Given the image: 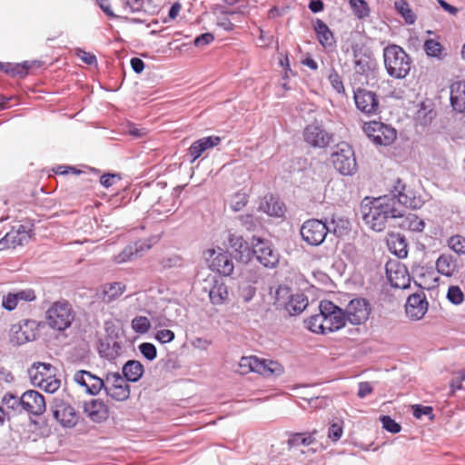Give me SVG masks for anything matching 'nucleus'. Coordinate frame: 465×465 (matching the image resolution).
Masks as SVG:
<instances>
[{
  "label": "nucleus",
  "mask_w": 465,
  "mask_h": 465,
  "mask_svg": "<svg viewBox=\"0 0 465 465\" xmlns=\"http://www.w3.org/2000/svg\"><path fill=\"white\" fill-rule=\"evenodd\" d=\"M132 328L136 333L144 334L151 328V322L145 316H136L132 321Z\"/></svg>",
  "instance_id": "nucleus-41"
},
{
  "label": "nucleus",
  "mask_w": 465,
  "mask_h": 465,
  "mask_svg": "<svg viewBox=\"0 0 465 465\" xmlns=\"http://www.w3.org/2000/svg\"><path fill=\"white\" fill-rule=\"evenodd\" d=\"M222 139L220 136L212 135L201 138L193 142L188 149V154L191 162L193 163L207 150L212 149L220 144Z\"/></svg>",
  "instance_id": "nucleus-20"
},
{
  "label": "nucleus",
  "mask_w": 465,
  "mask_h": 465,
  "mask_svg": "<svg viewBox=\"0 0 465 465\" xmlns=\"http://www.w3.org/2000/svg\"><path fill=\"white\" fill-rule=\"evenodd\" d=\"M2 402L7 409L12 411H16L20 406H22L21 397L19 398L17 395L10 392L4 395Z\"/></svg>",
  "instance_id": "nucleus-46"
},
{
  "label": "nucleus",
  "mask_w": 465,
  "mask_h": 465,
  "mask_svg": "<svg viewBox=\"0 0 465 465\" xmlns=\"http://www.w3.org/2000/svg\"><path fill=\"white\" fill-rule=\"evenodd\" d=\"M387 277L391 284L395 288H406L408 286L409 275L404 267L398 265L395 271H392L391 264L386 267Z\"/></svg>",
  "instance_id": "nucleus-28"
},
{
  "label": "nucleus",
  "mask_w": 465,
  "mask_h": 465,
  "mask_svg": "<svg viewBox=\"0 0 465 465\" xmlns=\"http://www.w3.org/2000/svg\"><path fill=\"white\" fill-rule=\"evenodd\" d=\"M175 335L174 332L168 329H163L156 332L155 339L161 343H167L173 341Z\"/></svg>",
  "instance_id": "nucleus-55"
},
{
  "label": "nucleus",
  "mask_w": 465,
  "mask_h": 465,
  "mask_svg": "<svg viewBox=\"0 0 465 465\" xmlns=\"http://www.w3.org/2000/svg\"><path fill=\"white\" fill-rule=\"evenodd\" d=\"M328 232L329 229L325 223L318 219H310L304 222L301 227L302 240L312 246L322 244Z\"/></svg>",
  "instance_id": "nucleus-9"
},
{
  "label": "nucleus",
  "mask_w": 465,
  "mask_h": 465,
  "mask_svg": "<svg viewBox=\"0 0 465 465\" xmlns=\"http://www.w3.org/2000/svg\"><path fill=\"white\" fill-rule=\"evenodd\" d=\"M345 320L352 325H361L367 322L371 312L370 302L363 298L351 300L343 311Z\"/></svg>",
  "instance_id": "nucleus-11"
},
{
  "label": "nucleus",
  "mask_w": 465,
  "mask_h": 465,
  "mask_svg": "<svg viewBox=\"0 0 465 465\" xmlns=\"http://www.w3.org/2000/svg\"><path fill=\"white\" fill-rule=\"evenodd\" d=\"M139 350L141 353L149 361H152L156 357L157 351L153 343L143 342L139 345Z\"/></svg>",
  "instance_id": "nucleus-51"
},
{
  "label": "nucleus",
  "mask_w": 465,
  "mask_h": 465,
  "mask_svg": "<svg viewBox=\"0 0 465 465\" xmlns=\"http://www.w3.org/2000/svg\"><path fill=\"white\" fill-rule=\"evenodd\" d=\"M319 310L325 316V329L327 332L338 331L345 326L346 320L342 309L333 302L324 300L319 305Z\"/></svg>",
  "instance_id": "nucleus-10"
},
{
  "label": "nucleus",
  "mask_w": 465,
  "mask_h": 465,
  "mask_svg": "<svg viewBox=\"0 0 465 465\" xmlns=\"http://www.w3.org/2000/svg\"><path fill=\"white\" fill-rule=\"evenodd\" d=\"M309 8L313 13L321 12L323 9V3L321 0H312L309 5Z\"/></svg>",
  "instance_id": "nucleus-64"
},
{
  "label": "nucleus",
  "mask_w": 465,
  "mask_h": 465,
  "mask_svg": "<svg viewBox=\"0 0 465 465\" xmlns=\"http://www.w3.org/2000/svg\"><path fill=\"white\" fill-rule=\"evenodd\" d=\"M436 269L439 273L451 276L456 271V261L451 254L442 253L436 261Z\"/></svg>",
  "instance_id": "nucleus-32"
},
{
  "label": "nucleus",
  "mask_w": 465,
  "mask_h": 465,
  "mask_svg": "<svg viewBox=\"0 0 465 465\" xmlns=\"http://www.w3.org/2000/svg\"><path fill=\"white\" fill-rule=\"evenodd\" d=\"M383 59L386 71L391 77L404 78L411 70V58L399 45H391L385 47Z\"/></svg>",
  "instance_id": "nucleus-2"
},
{
  "label": "nucleus",
  "mask_w": 465,
  "mask_h": 465,
  "mask_svg": "<svg viewBox=\"0 0 465 465\" xmlns=\"http://www.w3.org/2000/svg\"><path fill=\"white\" fill-rule=\"evenodd\" d=\"M22 407L29 413L39 416L45 411L44 397L36 391L29 390L21 396Z\"/></svg>",
  "instance_id": "nucleus-16"
},
{
  "label": "nucleus",
  "mask_w": 465,
  "mask_h": 465,
  "mask_svg": "<svg viewBox=\"0 0 465 465\" xmlns=\"http://www.w3.org/2000/svg\"><path fill=\"white\" fill-rule=\"evenodd\" d=\"M324 319L325 316H323V313L320 311L318 314L312 315L306 319L304 322L311 331L324 334L327 332Z\"/></svg>",
  "instance_id": "nucleus-35"
},
{
  "label": "nucleus",
  "mask_w": 465,
  "mask_h": 465,
  "mask_svg": "<svg viewBox=\"0 0 465 465\" xmlns=\"http://www.w3.org/2000/svg\"><path fill=\"white\" fill-rule=\"evenodd\" d=\"M314 30L320 44L323 47H331L335 44V39L329 26L321 19L314 24Z\"/></svg>",
  "instance_id": "nucleus-29"
},
{
  "label": "nucleus",
  "mask_w": 465,
  "mask_h": 465,
  "mask_svg": "<svg viewBox=\"0 0 465 465\" xmlns=\"http://www.w3.org/2000/svg\"><path fill=\"white\" fill-rule=\"evenodd\" d=\"M406 199L402 200V214L398 216V225L403 230H408L413 232H421L425 228V223L422 219L411 213H405Z\"/></svg>",
  "instance_id": "nucleus-22"
},
{
  "label": "nucleus",
  "mask_w": 465,
  "mask_h": 465,
  "mask_svg": "<svg viewBox=\"0 0 465 465\" xmlns=\"http://www.w3.org/2000/svg\"><path fill=\"white\" fill-rule=\"evenodd\" d=\"M99 6L101 9L110 17H116V14L114 12V9L117 8V4L119 1L116 0H97Z\"/></svg>",
  "instance_id": "nucleus-49"
},
{
  "label": "nucleus",
  "mask_w": 465,
  "mask_h": 465,
  "mask_svg": "<svg viewBox=\"0 0 465 465\" xmlns=\"http://www.w3.org/2000/svg\"><path fill=\"white\" fill-rule=\"evenodd\" d=\"M353 98L357 109L362 114L371 116L379 113L380 103L374 92L364 88H358L354 92Z\"/></svg>",
  "instance_id": "nucleus-12"
},
{
  "label": "nucleus",
  "mask_w": 465,
  "mask_h": 465,
  "mask_svg": "<svg viewBox=\"0 0 465 465\" xmlns=\"http://www.w3.org/2000/svg\"><path fill=\"white\" fill-rule=\"evenodd\" d=\"M343 433V426L342 422H334L332 423L328 430V437L332 441H338Z\"/></svg>",
  "instance_id": "nucleus-52"
},
{
  "label": "nucleus",
  "mask_w": 465,
  "mask_h": 465,
  "mask_svg": "<svg viewBox=\"0 0 465 465\" xmlns=\"http://www.w3.org/2000/svg\"><path fill=\"white\" fill-rule=\"evenodd\" d=\"M40 322L25 319L13 324L9 331L10 341L15 345H22L35 341L39 334Z\"/></svg>",
  "instance_id": "nucleus-5"
},
{
  "label": "nucleus",
  "mask_w": 465,
  "mask_h": 465,
  "mask_svg": "<svg viewBox=\"0 0 465 465\" xmlns=\"http://www.w3.org/2000/svg\"><path fill=\"white\" fill-rule=\"evenodd\" d=\"M137 381L138 380H105V391L107 395L116 401H124L130 395L127 381Z\"/></svg>",
  "instance_id": "nucleus-21"
},
{
  "label": "nucleus",
  "mask_w": 465,
  "mask_h": 465,
  "mask_svg": "<svg viewBox=\"0 0 465 465\" xmlns=\"http://www.w3.org/2000/svg\"><path fill=\"white\" fill-rule=\"evenodd\" d=\"M252 244V254L253 253L264 267L273 268L278 264L279 255L268 242L253 237Z\"/></svg>",
  "instance_id": "nucleus-13"
},
{
  "label": "nucleus",
  "mask_w": 465,
  "mask_h": 465,
  "mask_svg": "<svg viewBox=\"0 0 465 465\" xmlns=\"http://www.w3.org/2000/svg\"><path fill=\"white\" fill-rule=\"evenodd\" d=\"M424 49L428 55L439 56L441 54L442 46L438 41L429 39L424 44Z\"/></svg>",
  "instance_id": "nucleus-48"
},
{
  "label": "nucleus",
  "mask_w": 465,
  "mask_h": 465,
  "mask_svg": "<svg viewBox=\"0 0 465 465\" xmlns=\"http://www.w3.org/2000/svg\"><path fill=\"white\" fill-rule=\"evenodd\" d=\"M37 382H34L38 388L47 393L55 392L61 386V380H36Z\"/></svg>",
  "instance_id": "nucleus-42"
},
{
  "label": "nucleus",
  "mask_w": 465,
  "mask_h": 465,
  "mask_svg": "<svg viewBox=\"0 0 465 465\" xmlns=\"http://www.w3.org/2000/svg\"><path fill=\"white\" fill-rule=\"evenodd\" d=\"M124 378H142L143 366L138 361H128L123 367Z\"/></svg>",
  "instance_id": "nucleus-37"
},
{
  "label": "nucleus",
  "mask_w": 465,
  "mask_h": 465,
  "mask_svg": "<svg viewBox=\"0 0 465 465\" xmlns=\"http://www.w3.org/2000/svg\"><path fill=\"white\" fill-rule=\"evenodd\" d=\"M447 298L451 303L460 305L464 301V293L459 286L452 285L448 289Z\"/></svg>",
  "instance_id": "nucleus-44"
},
{
  "label": "nucleus",
  "mask_w": 465,
  "mask_h": 465,
  "mask_svg": "<svg viewBox=\"0 0 465 465\" xmlns=\"http://www.w3.org/2000/svg\"><path fill=\"white\" fill-rule=\"evenodd\" d=\"M259 210L270 216L282 217L285 207L279 198L272 194H266L260 202Z\"/></svg>",
  "instance_id": "nucleus-24"
},
{
  "label": "nucleus",
  "mask_w": 465,
  "mask_h": 465,
  "mask_svg": "<svg viewBox=\"0 0 465 465\" xmlns=\"http://www.w3.org/2000/svg\"><path fill=\"white\" fill-rule=\"evenodd\" d=\"M238 367V371L242 375L253 372L270 377L281 376L284 373L283 366L277 361L261 359L255 355L242 357Z\"/></svg>",
  "instance_id": "nucleus-3"
},
{
  "label": "nucleus",
  "mask_w": 465,
  "mask_h": 465,
  "mask_svg": "<svg viewBox=\"0 0 465 465\" xmlns=\"http://www.w3.org/2000/svg\"><path fill=\"white\" fill-rule=\"evenodd\" d=\"M248 203V195L244 193H236L231 199L230 205L235 212L241 211Z\"/></svg>",
  "instance_id": "nucleus-45"
},
{
  "label": "nucleus",
  "mask_w": 465,
  "mask_h": 465,
  "mask_svg": "<svg viewBox=\"0 0 465 465\" xmlns=\"http://www.w3.org/2000/svg\"><path fill=\"white\" fill-rule=\"evenodd\" d=\"M447 246L458 255H465V237L454 234L447 240Z\"/></svg>",
  "instance_id": "nucleus-39"
},
{
  "label": "nucleus",
  "mask_w": 465,
  "mask_h": 465,
  "mask_svg": "<svg viewBox=\"0 0 465 465\" xmlns=\"http://www.w3.org/2000/svg\"><path fill=\"white\" fill-rule=\"evenodd\" d=\"M282 292L288 294V288H279L277 294V302L284 306L291 315L301 313L308 306V299L302 293L290 294L287 302H281L280 295Z\"/></svg>",
  "instance_id": "nucleus-15"
},
{
  "label": "nucleus",
  "mask_w": 465,
  "mask_h": 465,
  "mask_svg": "<svg viewBox=\"0 0 465 465\" xmlns=\"http://www.w3.org/2000/svg\"><path fill=\"white\" fill-rule=\"evenodd\" d=\"M81 386L86 388V391L92 395L97 394L103 388L105 390V380H92L94 382L88 384L86 380H76Z\"/></svg>",
  "instance_id": "nucleus-43"
},
{
  "label": "nucleus",
  "mask_w": 465,
  "mask_h": 465,
  "mask_svg": "<svg viewBox=\"0 0 465 465\" xmlns=\"http://www.w3.org/2000/svg\"><path fill=\"white\" fill-rule=\"evenodd\" d=\"M292 440L295 444L308 446L314 442V438L312 434L305 435L302 433H297L292 437Z\"/></svg>",
  "instance_id": "nucleus-57"
},
{
  "label": "nucleus",
  "mask_w": 465,
  "mask_h": 465,
  "mask_svg": "<svg viewBox=\"0 0 465 465\" xmlns=\"http://www.w3.org/2000/svg\"><path fill=\"white\" fill-rule=\"evenodd\" d=\"M31 65L28 62L23 64H13L11 76H19L21 78L28 74Z\"/></svg>",
  "instance_id": "nucleus-53"
},
{
  "label": "nucleus",
  "mask_w": 465,
  "mask_h": 465,
  "mask_svg": "<svg viewBox=\"0 0 465 465\" xmlns=\"http://www.w3.org/2000/svg\"><path fill=\"white\" fill-rule=\"evenodd\" d=\"M54 419L64 427H73L77 423L78 417L74 409L65 403H59L53 411Z\"/></svg>",
  "instance_id": "nucleus-23"
},
{
  "label": "nucleus",
  "mask_w": 465,
  "mask_h": 465,
  "mask_svg": "<svg viewBox=\"0 0 465 465\" xmlns=\"http://www.w3.org/2000/svg\"><path fill=\"white\" fill-rule=\"evenodd\" d=\"M428 310V302L424 294L414 293L409 296L405 311L411 320H420Z\"/></svg>",
  "instance_id": "nucleus-18"
},
{
  "label": "nucleus",
  "mask_w": 465,
  "mask_h": 465,
  "mask_svg": "<svg viewBox=\"0 0 465 465\" xmlns=\"http://www.w3.org/2000/svg\"><path fill=\"white\" fill-rule=\"evenodd\" d=\"M329 82L331 83L332 88L338 93V94H344L345 88L341 80V77L337 73L336 70H332L331 74L328 76Z\"/></svg>",
  "instance_id": "nucleus-47"
},
{
  "label": "nucleus",
  "mask_w": 465,
  "mask_h": 465,
  "mask_svg": "<svg viewBox=\"0 0 465 465\" xmlns=\"http://www.w3.org/2000/svg\"><path fill=\"white\" fill-rule=\"evenodd\" d=\"M363 131L376 144L381 145H389L397 137L394 128L377 121L365 123Z\"/></svg>",
  "instance_id": "nucleus-8"
},
{
  "label": "nucleus",
  "mask_w": 465,
  "mask_h": 465,
  "mask_svg": "<svg viewBox=\"0 0 465 465\" xmlns=\"http://www.w3.org/2000/svg\"><path fill=\"white\" fill-rule=\"evenodd\" d=\"M303 137L308 144L319 148L328 146L331 141V134L316 124H312L305 127Z\"/></svg>",
  "instance_id": "nucleus-14"
},
{
  "label": "nucleus",
  "mask_w": 465,
  "mask_h": 465,
  "mask_svg": "<svg viewBox=\"0 0 465 465\" xmlns=\"http://www.w3.org/2000/svg\"><path fill=\"white\" fill-rule=\"evenodd\" d=\"M254 294H255V288L251 285L245 286L242 289V295L244 302L251 301L252 298L254 296Z\"/></svg>",
  "instance_id": "nucleus-63"
},
{
  "label": "nucleus",
  "mask_w": 465,
  "mask_h": 465,
  "mask_svg": "<svg viewBox=\"0 0 465 465\" xmlns=\"http://www.w3.org/2000/svg\"><path fill=\"white\" fill-rule=\"evenodd\" d=\"M331 162L333 167L342 175H351L357 168L354 152L347 143L336 147L331 154Z\"/></svg>",
  "instance_id": "nucleus-6"
},
{
  "label": "nucleus",
  "mask_w": 465,
  "mask_h": 465,
  "mask_svg": "<svg viewBox=\"0 0 465 465\" xmlns=\"http://www.w3.org/2000/svg\"><path fill=\"white\" fill-rule=\"evenodd\" d=\"M413 409V415L417 419H420L423 415L430 416V418H433V409L430 406H421V405H414L412 406Z\"/></svg>",
  "instance_id": "nucleus-56"
},
{
  "label": "nucleus",
  "mask_w": 465,
  "mask_h": 465,
  "mask_svg": "<svg viewBox=\"0 0 465 465\" xmlns=\"http://www.w3.org/2000/svg\"><path fill=\"white\" fill-rule=\"evenodd\" d=\"M29 378H55L56 369L50 363L36 362L28 369Z\"/></svg>",
  "instance_id": "nucleus-31"
},
{
  "label": "nucleus",
  "mask_w": 465,
  "mask_h": 465,
  "mask_svg": "<svg viewBox=\"0 0 465 465\" xmlns=\"http://www.w3.org/2000/svg\"><path fill=\"white\" fill-rule=\"evenodd\" d=\"M395 189L398 196L384 195L361 204L362 219L371 230L382 232L391 220L402 214V198L407 196L398 187Z\"/></svg>",
  "instance_id": "nucleus-1"
},
{
  "label": "nucleus",
  "mask_w": 465,
  "mask_h": 465,
  "mask_svg": "<svg viewBox=\"0 0 465 465\" xmlns=\"http://www.w3.org/2000/svg\"><path fill=\"white\" fill-rule=\"evenodd\" d=\"M210 301L214 305H221L229 300L228 287L224 282L214 281L209 292Z\"/></svg>",
  "instance_id": "nucleus-30"
},
{
  "label": "nucleus",
  "mask_w": 465,
  "mask_h": 465,
  "mask_svg": "<svg viewBox=\"0 0 465 465\" xmlns=\"http://www.w3.org/2000/svg\"><path fill=\"white\" fill-rule=\"evenodd\" d=\"M349 3L353 10L354 15L358 18H364L369 16L370 8L365 0H349Z\"/></svg>",
  "instance_id": "nucleus-40"
},
{
  "label": "nucleus",
  "mask_w": 465,
  "mask_h": 465,
  "mask_svg": "<svg viewBox=\"0 0 465 465\" xmlns=\"http://www.w3.org/2000/svg\"><path fill=\"white\" fill-rule=\"evenodd\" d=\"M208 267L217 273L229 276L232 273L234 265L227 252L222 249H208L203 252Z\"/></svg>",
  "instance_id": "nucleus-7"
},
{
  "label": "nucleus",
  "mask_w": 465,
  "mask_h": 465,
  "mask_svg": "<svg viewBox=\"0 0 465 465\" xmlns=\"http://www.w3.org/2000/svg\"><path fill=\"white\" fill-rule=\"evenodd\" d=\"M84 412L94 422H102L108 418V408L101 401L92 400L84 404Z\"/></svg>",
  "instance_id": "nucleus-26"
},
{
  "label": "nucleus",
  "mask_w": 465,
  "mask_h": 465,
  "mask_svg": "<svg viewBox=\"0 0 465 465\" xmlns=\"http://www.w3.org/2000/svg\"><path fill=\"white\" fill-rule=\"evenodd\" d=\"M131 66L135 73L140 74L144 69V63L142 59L134 57L131 59Z\"/></svg>",
  "instance_id": "nucleus-62"
},
{
  "label": "nucleus",
  "mask_w": 465,
  "mask_h": 465,
  "mask_svg": "<svg viewBox=\"0 0 465 465\" xmlns=\"http://www.w3.org/2000/svg\"><path fill=\"white\" fill-rule=\"evenodd\" d=\"M228 243L234 252L236 260L245 263L251 260L252 250L250 249L242 236L229 232Z\"/></svg>",
  "instance_id": "nucleus-19"
},
{
  "label": "nucleus",
  "mask_w": 465,
  "mask_h": 465,
  "mask_svg": "<svg viewBox=\"0 0 465 465\" xmlns=\"http://www.w3.org/2000/svg\"><path fill=\"white\" fill-rule=\"evenodd\" d=\"M390 251L399 258H405L408 254L407 242L405 239L399 234L390 235L387 240Z\"/></svg>",
  "instance_id": "nucleus-34"
},
{
  "label": "nucleus",
  "mask_w": 465,
  "mask_h": 465,
  "mask_svg": "<svg viewBox=\"0 0 465 465\" xmlns=\"http://www.w3.org/2000/svg\"><path fill=\"white\" fill-rule=\"evenodd\" d=\"M36 299L35 292L33 289L27 288L19 290L15 292H8L2 298V306L6 311H14L19 302H29Z\"/></svg>",
  "instance_id": "nucleus-17"
},
{
  "label": "nucleus",
  "mask_w": 465,
  "mask_h": 465,
  "mask_svg": "<svg viewBox=\"0 0 465 465\" xmlns=\"http://www.w3.org/2000/svg\"><path fill=\"white\" fill-rule=\"evenodd\" d=\"M450 103L455 110H465V80L457 81L450 85Z\"/></svg>",
  "instance_id": "nucleus-27"
},
{
  "label": "nucleus",
  "mask_w": 465,
  "mask_h": 465,
  "mask_svg": "<svg viewBox=\"0 0 465 465\" xmlns=\"http://www.w3.org/2000/svg\"><path fill=\"white\" fill-rule=\"evenodd\" d=\"M77 54L80 57V59L86 64L91 65V64H94V63H96L95 55L91 53H88V52H85L83 50H79Z\"/></svg>",
  "instance_id": "nucleus-58"
},
{
  "label": "nucleus",
  "mask_w": 465,
  "mask_h": 465,
  "mask_svg": "<svg viewBox=\"0 0 465 465\" xmlns=\"http://www.w3.org/2000/svg\"><path fill=\"white\" fill-rule=\"evenodd\" d=\"M140 251H143L142 245L140 246V249L138 248L137 243L134 245H128L118 255L115 256L114 260L117 263L130 262L139 256Z\"/></svg>",
  "instance_id": "nucleus-38"
},
{
  "label": "nucleus",
  "mask_w": 465,
  "mask_h": 465,
  "mask_svg": "<svg viewBox=\"0 0 465 465\" xmlns=\"http://www.w3.org/2000/svg\"><path fill=\"white\" fill-rule=\"evenodd\" d=\"M7 233L9 236H11V242L15 248L17 246L27 243L32 237V231L27 226L23 224L13 227L12 230Z\"/></svg>",
  "instance_id": "nucleus-33"
},
{
  "label": "nucleus",
  "mask_w": 465,
  "mask_h": 465,
  "mask_svg": "<svg viewBox=\"0 0 465 465\" xmlns=\"http://www.w3.org/2000/svg\"><path fill=\"white\" fill-rule=\"evenodd\" d=\"M213 40H214V35L212 33H204V34H202L194 38L193 45L196 47H203L207 45H210L211 43L213 42Z\"/></svg>",
  "instance_id": "nucleus-54"
},
{
  "label": "nucleus",
  "mask_w": 465,
  "mask_h": 465,
  "mask_svg": "<svg viewBox=\"0 0 465 465\" xmlns=\"http://www.w3.org/2000/svg\"><path fill=\"white\" fill-rule=\"evenodd\" d=\"M125 290L126 286L123 282H109L101 285L98 295L104 302L109 303L118 299Z\"/></svg>",
  "instance_id": "nucleus-25"
},
{
  "label": "nucleus",
  "mask_w": 465,
  "mask_h": 465,
  "mask_svg": "<svg viewBox=\"0 0 465 465\" xmlns=\"http://www.w3.org/2000/svg\"><path fill=\"white\" fill-rule=\"evenodd\" d=\"M381 421L382 423V427L391 432V433H398L401 431V425L397 423L393 419H391L390 416L384 415L381 417Z\"/></svg>",
  "instance_id": "nucleus-50"
},
{
  "label": "nucleus",
  "mask_w": 465,
  "mask_h": 465,
  "mask_svg": "<svg viewBox=\"0 0 465 465\" xmlns=\"http://www.w3.org/2000/svg\"><path fill=\"white\" fill-rule=\"evenodd\" d=\"M74 320V312L66 301L52 303L46 311V322L50 328L63 331L68 329Z\"/></svg>",
  "instance_id": "nucleus-4"
},
{
  "label": "nucleus",
  "mask_w": 465,
  "mask_h": 465,
  "mask_svg": "<svg viewBox=\"0 0 465 465\" xmlns=\"http://www.w3.org/2000/svg\"><path fill=\"white\" fill-rule=\"evenodd\" d=\"M15 248V245L11 242V236H9L8 233H6L2 239H0V251H6Z\"/></svg>",
  "instance_id": "nucleus-61"
},
{
  "label": "nucleus",
  "mask_w": 465,
  "mask_h": 465,
  "mask_svg": "<svg viewBox=\"0 0 465 465\" xmlns=\"http://www.w3.org/2000/svg\"><path fill=\"white\" fill-rule=\"evenodd\" d=\"M117 179H119V177L116 174L106 173L101 176L100 183L103 186L108 188L112 186Z\"/></svg>",
  "instance_id": "nucleus-59"
},
{
  "label": "nucleus",
  "mask_w": 465,
  "mask_h": 465,
  "mask_svg": "<svg viewBox=\"0 0 465 465\" xmlns=\"http://www.w3.org/2000/svg\"><path fill=\"white\" fill-rule=\"evenodd\" d=\"M395 9L402 16L408 25H412L416 21V15L413 13L406 0H396Z\"/></svg>",
  "instance_id": "nucleus-36"
},
{
  "label": "nucleus",
  "mask_w": 465,
  "mask_h": 465,
  "mask_svg": "<svg viewBox=\"0 0 465 465\" xmlns=\"http://www.w3.org/2000/svg\"><path fill=\"white\" fill-rule=\"evenodd\" d=\"M371 391H372V387L369 382H367V381L360 382L359 391H358V396L360 398H364L365 396L371 393Z\"/></svg>",
  "instance_id": "nucleus-60"
}]
</instances>
